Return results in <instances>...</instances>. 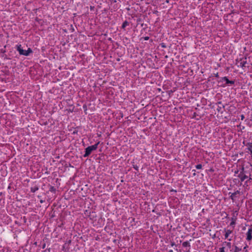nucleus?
Segmentation results:
<instances>
[{"mask_svg":"<svg viewBox=\"0 0 252 252\" xmlns=\"http://www.w3.org/2000/svg\"><path fill=\"white\" fill-rule=\"evenodd\" d=\"M93 152V150H91V148L90 147H88L85 149V153L84 155V157H88L89 156V155L91 154V153Z\"/></svg>","mask_w":252,"mask_h":252,"instance_id":"20e7f679","label":"nucleus"},{"mask_svg":"<svg viewBox=\"0 0 252 252\" xmlns=\"http://www.w3.org/2000/svg\"><path fill=\"white\" fill-rule=\"evenodd\" d=\"M229 241H231V239H228Z\"/></svg>","mask_w":252,"mask_h":252,"instance_id":"c9c22d12","label":"nucleus"},{"mask_svg":"<svg viewBox=\"0 0 252 252\" xmlns=\"http://www.w3.org/2000/svg\"><path fill=\"white\" fill-rule=\"evenodd\" d=\"M240 117H241V120H243L244 119H245V116L243 114L241 115L240 116Z\"/></svg>","mask_w":252,"mask_h":252,"instance_id":"412c9836","label":"nucleus"},{"mask_svg":"<svg viewBox=\"0 0 252 252\" xmlns=\"http://www.w3.org/2000/svg\"><path fill=\"white\" fill-rule=\"evenodd\" d=\"M236 219H237V218H236V217H235V218H234V217H233V218H231V222H230V225L231 226H233V227H234V225H235V224H236Z\"/></svg>","mask_w":252,"mask_h":252,"instance_id":"1a4fd4ad","label":"nucleus"},{"mask_svg":"<svg viewBox=\"0 0 252 252\" xmlns=\"http://www.w3.org/2000/svg\"><path fill=\"white\" fill-rule=\"evenodd\" d=\"M215 77L217 78H218L219 76L218 73H217L216 74H215Z\"/></svg>","mask_w":252,"mask_h":252,"instance_id":"393cba45","label":"nucleus"},{"mask_svg":"<svg viewBox=\"0 0 252 252\" xmlns=\"http://www.w3.org/2000/svg\"><path fill=\"white\" fill-rule=\"evenodd\" d=\"M238 172V171L237 170V171H235V173H237Z\"/></svg>","mask_w":252,"mask_h":252,"instance_id":"72a5a7b5","label":"nucleus"},{"mask_svg":"<svg viewBox=\"0 0 252 252\" xmlns=\"http://www.w3.org/2000/svg\"><path fill=\"white\" fill-rule=\"evenodd\" d=\"M222 81H224L226 82V84H230L231 85L234 84L235 83V81H230L228 80L227 77H223L221 78Z\"/></svg>","mask_w":252,"mask_h":252,"instance_id":"39448f33","label":"nucleus"},{"mask_svg":"<svg viewBox=\"0 0 252 252\" xmlns=\"http://www.w3.org/2000/svg\"><path fill=\"white\" fill-rule=\"evenodd\" d=\"M129 25V23L127 21H125L122 24V28L125 29L126 26Z\"/></svg>","mask_w":252,"mask_h":252,"instance_id":"4468645a","label":"nucleus"},{"mask_svg":"<svg viewBox=\"0 0 252 252\" xmlns=\"http://www.w3.org/2000/svg\"><path fill=\"white\" fill-rule=\"evenodd\" d=\"M161 46L163 48H165L166 47V46L165 45V44L164 43H161Z\"/></svg>","mask_w":252,"mask_h":252,"instance_id":"5701e85b","label":"nucleus"},{"mask_svg":"<svg viewBox=\"0 0 252 252\" xmlns=\"http://www.w3.org/2000/svg\"><path fill=\"white\" fill-rule=\"evenodd\" d=\"M40 203H43V201L42 200H41L40 201Z\"/></svg>","mask_w":252,"mask_h":252,"instance_id":"c85d7f7f","label":"nucleus"},{"mask_svg":"<svg viewBox=\"0 0 252 252\" xmlns=\"http://www.w3.org/2000/svg\"><path fill=\"white\" fill-rule=\"evenodd\" d=\"M232 233V231L230 230H225V234L224 235L225 238L226 239L228 237V236L229 234H230Z\"/></svg>","mask_w":252,"mask_h":252,"instance_id":"9d476101","label":"nucleus"},{"mask_svg":"<svg viewBox=\"0 0 252 252\" xmlns=\"http://www.w3.org/2000/svg\"><path fill=\"white\" fill-rule=\"evenodd\" d=\"M248 247V245H246V246L244 248V250H246Z\"/></svg>","mask_w":252,"mask_h":252,"instance_id":"bb28decb","label":"nucleus"},{"mask_svg":"<svg viewBox=\"0 0 252 252\" xmlns=\"http://www.w3.org/2000/svg\"><path fill=\"white\" fill-rule=\"evenodd\" d=\"M227 246H228L229 248H230L231 247V243L230 242H225Z\"/></svg>","mask_w":252,"mask_h":252,"instance_id":"aec40b11","label":"nucleus"},{"mask_svg":"<svg viewBox=\"0 0 252 252\" xmlns=\"http://www.w3.org/2000/svg\"><path fill=\"white\" fill-rule=\"evenodd\" d=\"M187 252H189V249L188 250H187L186 251Z\"/></svg>","mask_w":252,"mask_h":252,"instance_id":"c756f323","label":"nucleus"},{"mask_svg":"<svg viewBox=\"0 0 252 252\" xmlns=\"http://www.w3.org/2000/svg\"><path fill=\"white\" fill-rule=\"evenodd\" d=\"M241 251V249L237 247V246H235V250H234V252H239V251Z\"/></svg>","mask_w":252,"mask_h":252,"instance_id":"dca6fc26","label":"nucleus"},{"mask_svg":"<svg viewBox=\"0 0 252 252\" xmlns=\"http://www.w3.org/2000/svg\"><path fill=\"white\" fill-rule=\"evenodd\" d=\"M99 144V142H98L97 143H96L94 145H92V146H90L89 147H90V148H91V150H93V151H95V150H96L97 149L98 145Z\"/></svg>","mask_w":252,"mask_h":252,"instance_id":"6e6552de","label":"nucleus"},{"mask_svg":"<svg viewBox=\"0 0 252 252\" xmlns=\"http://www.w3.org/2000/svg\"><path fill=\"white\" fill-rule=\"evenodd\" d=\"M252 228H250L249 229H248V232H247V238L246 239L248 240V241H250L252 239Z\"/></svg>","mask_w":252,"mask_h":252,"instance_id":"7ed1b4c3","label":"nucleus"},{"mask_svg":"<svg viewBox=\"0 0 252 252\" xmlns=\"http://www.w3.org/2000/svg\"><path fill=\"white\" fill-rule=\"evenodd\" d=\"M218 103L221 104V102H219Z\"/></svg>","mask_w":252,"mask_h":252,"instance_id":"f704fd0d","label":"nucleus"},{"mask_svg":"<svg viewBox=\"0 0 252 252\" xmlns=\"http://www.w3.org/2000/svg\"><path fill=\"white\" fill-rule=\"evenodd\" d=\"M5 59H9V58H7L6 56H5Z\"/></svg>","mask_w":252,"mask_h":252,"instance_id":"473e14b6","label":"nucleus"},{"mask_svg":"<svg viewBox=\"0 0 252 252\" xmlns=\"http://www.w3.org/2000/svg\"><path fill=\"white\" fill-rule=\"evenodd\" d=\"M37 190H38V187L37 186H34L33 187H32L31 188V191L32 192H35Z\"/></svg>","mask_w":252,"mask_h":252,"instance_id":"f8f14e48","label":"nucleus"},{"mask_svg":"<svg viewBox=\"0 0 252 252\" xmlns=\"http://www.w3.org/2000/svg\"><path fill=\"white\" fill-rule=\"evenodd\" d=\"M56 189L54 187L51 186H50V187L49 188L50 191L55 193L56 192Z\"/></svg>","mask_w":252,"mask_h":252,"instance_id":"2eb2a0df","label":"nucleus"},{"mask_svg":"<svg viewBox=\"0 0 252 252\" xmlns=\"http://www.w3.org/2000/svg\"><path fill=\"white\" fill-rule=\"evenodd\" d=\"M133 168L137 171L138 170V167L136 165H133Z\"/></svg>","mask_w":252,"mask_h":252,"instance_id":"6ab92c4d","label":"nucleus"},{"mask_svg":"<svg viewBox=\"0 0 252 252\" xmlns=\"http://www.w3.org/2000/svg\"><path fill=\"white\" fill-rule=\"evenodd\" d=\"M224 249H225L224 247H222V248H220V252H225L224 251Z\"/></svg>","mask_w":252,"mask_h":252,"instance_id":"a211bd4d","label":"nucleus"},{"mask_svg":"<svg viewBox=\"0 0 252 252\" xmlns=\"http://www.w3.org/2000/svg\"><path fill=\"white\" fill-rule=\"evenodd\" d=\"M240 191L237 190L234 193H232L231 194V195L230 196V198L234 202L235 201V197L236 195H237L238 194H240Z\"/></svg>","mask_w":252,"mask_h":252,"instance_id":"423d86ee","label":"nucleus"},{"mask_svg":"<svg viewBox=\"0 0 252 252\" xmlns=\"http://www.w3.org/2000/svg\"><path fill=\"white\" fill-rule=\"evenodd\" d=\"M45 244H44V245L43 246L42 248L44 249L45 248Z\"/></svg>","mask_w":252,"mask_h":252,"instance_id":"cd10ccee","label":"nucleus"},{"mask_svg":"<svg viewBox=\"0 0 252 252\" xmlns=\"http://www.w3.org/2000/svg\"><path fill=\"white\" fill-rule=\"evenodd\" d=\"M169 252H173V251H172V250H170V251H169Z\"/></svg>","mask_w":252,"mask_h":252,"instance_id":"7c9ffc66","label":"nucleus"},{"mask_svg":"<svg viewBox=\"0 0 252 252\" xmlns=\"http://www.w3.org/2000/svg\"><path fill=\"white\" fill-rule=\"evenodd\" d=\"M171 246H176V244H175V243L174 242H172L171 243Z\"/></svg>","mask_w":252,"mask_h":252,"instance_id":"b1692460","label":"nucleus"},{"mask_svg":"<svg viewBox=\"0 0 252 252\" xmlns=\"http://www.w3.org/2000/svg\"><path fill=\"white\" fill-rule=\"evenodd\" d=\"M195 167L196 169H200L202 168V166L201 164H197L196 166H195Z\"/></svg>","mask_w":252,"mask_h":252,"instance_id":"f3484780","label":"nucleus"},{"mask_svg":"<svg viewBox=\"0 0 252 252\" xmlns=\"http://www.w3.org/2000/svg\"><path fill=\"white\" fill-rule=\"evenodd\" d=\"M143 38H144V39L145 40H148L149 39V36H145V37H143Z\"/></svg>","mask_w":252,"mask_h":252,"instance_id":"4be33fe9","label":"nucleus"},{"mask_svg":"<svg viewBox=\"0 0 252 252\" xmlns=\"http://www.w3.org/2000/svg\"><path fill=\"white\" fill-rule=\"evenodd\" d=\"M244 171V168H242V171L240 172V174L238 176V177L241 179V182L244 181L246 179L248 178V176L246 175H243V173Z\"/></svg>","mask_w":252,"mask_h":252,"instance_id":"f03ea898","label":"nucleus"},{"mask_svg":"<svg viewBox=\"0 0 252 252\" xmlns=\"http://www.w3.org/2000/svg\"><path fill=\"white\" fill-rule=\"evenodd\" d=\"M183 247H190V245L188 241H186L183 243L182 244Z\"/></svg>","mask_w":252,"mask_h":252,"instance_id":"9b49d317","label":"nucleus"},{"mask_svg":"<svg viewBox=\"0 0 252 252\" xmlns=\"http://www.w3.org/2000/svg\"><path fill=\"white\" fill-rule=\"evenodd\" d=\"M241 63H240V66L241 67H244L245 66V65L247 63V61H246V58H242L241 59Z\"/></svg>","mask_w":252,"mask_h":252,"instance_id":"0eeeda50","label":"nucleus"},{"mask_svg":"<svg viewBox=\"0 0 252 252\" xmlns=\"http://www.w3.org/2000/svg\"><path fill=\"white\" fill-rule=\"evenodd\" d=\"M250 180H252V178H249V179L248 181H247L246 182V183H247L248 182V181H250Z\"/></svg>","mask_w":252,"mask_h":252,"instance_id":"a878e982","label":"nucleus"},{"mask_svg":"<svg viewBox=\"0 0 252 252\" xmlns=\"http://www.w3.org/2000/svg\"><path fill=\"white\" fill-rule=\"evenodd\" d=\"M247 146H248V148H247L248 150L250 151V152H251V151H252V143H248L247 144Z\"/></svg>","mask_w":252,"mask_h":252,"instance_id":"ddd939ff","label":"nucleus"},{"mask_svg":"<svg viewBox=\"0 0 252 252\" xmlns=\"http://www.w3.org/2000/svg\"><path fill=\"white\" fill-rule=\"evenodd\" d=\"M2 52H3V53L5 52V50H2Z\"/></svg>","mask_w":252,"mask_h":252,"instance_id":"2f4dec72","label":"nucleus"},{"mask_svg":"<svg viewBox=\"0 0 252 252\" xmlns=\"http://www.w3.org/2000/svg\"><path fill=\"white\" fill-rule=\"evenodd\" d=\"M16 50L19 52L20 55L28 56L30 53L32 52V50L29 48L28 50H24L21 44L17 45L16 46Z\"/></svg>","mask_w":252,"mask_h":252,"instance_id":"f257e3e1","label":"nucleus"}]
</instances>
